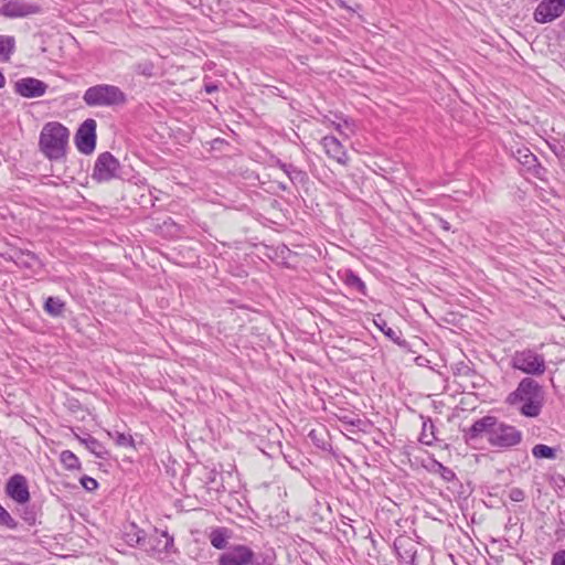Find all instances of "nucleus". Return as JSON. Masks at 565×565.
I'll return each mask as SVG.
<instances>
[{"label":"nucleus","mask_w":565,"mask_h":565,"mask_svg":"<svg viewBox=\"0 0 565 565\" xmlns=\"http://www.w3.org/2000/svg\"><path fill=\"white\" fill-rule=\"evenodd\" d=\"M70 131L60 122L51 121L43 126L39 147L49 160H60L65 157Z\"/></svg>","instance_id":"1"},{"label":"nucleus","mask_w":565,"mask_h":565,"mask_svg":"<svg viewBox=\"0 0 565 565\" xmlns=\"http://www.w3.org/2000/svg\"><path fill=\"white\" fill-rule=\"evenodd\" d=\"M217 565H273V561L255 554L247 545L234 544L218 556Z\"/></svg>","instance_id":"2"},{"label":"nucleus","mask_w":565,"mask_h":565,"mask_svg":"<svg viewBox=\"0 0 565 565\" xmlns=\"http://www.w3.org/2000/svg\"><path fill=\"white\" fill-rule=\"evenodd\" d=\"M84 102L88 106H113L126 100L125 94L114 85L100 84L86 89Z\"/></svg>","instance_id":"3"},{"label":"nucleus","mask_w":565,"mask_h":565,"mask_svg":"<svg viewBox=\"0 0 565 565\" xmlns=\"http://www.w3.org/2000/svg\"><path fill=\"white\" fill-rule=\"evenodd\" d=\"M522 440V433L514 426L499 422L495 418L494 425L490 430L489 444L497 448H510L516 446Z\"/></svg>","instance_id":"4"},{"label":"nucleus","mask_w":565,"mask_h":565,"mask_svg":"<svg viewBox=\"0 0 565 565\" xmlns=\"http://www.w3.org/2000/svg\"><path fill=\"white\" fill-rule=\"evenodd\" d=\"M512 365L526 374L541 375L545 372L543 355L532 350L516 352L512 358Z\"/></svg>","instance_id":"5"},{"label":"nucleus","mask_w":565,"mask_h":565,"mask_svg":"<svg viewBox=\"0 0 565 565\" xmlns=\"http://www.w3.org/2000/svg\"><path fill=\"white\" fill-rule=\"evenodd\" d=\"M119 168V161L110 152H103L96 159L93 179L98 182L110 181L117 177Z\"/></svg>","instance_id":"6"},{"label":"nucleus","mask_w":565,"mask_h":565,"mask_svg":"<svg viewBox=\"0 0 565 565\" xmlns=\"http://www.w3.org/2000/svg\"><path fill=\"white\" fill-rule=\"evenodd\" d=\"M39 12L40 8L38 6L23 0H0V14L6 18H24Z\"/></svg>","instance_id":"7"},{"label":"nucleus","mask_w":565,"mask_h":565,"mask_svg":"<svg viewBox=\"0 0 565 565\" xmlns=\"http://www.w3.org/2000/svg\"><path fill=\"white\" fill-rule=\"evenodd\" d=\"M96 121L94 119H86L77 130L75 142L77 149L85 154L94 151L96 146Z\"/></svg>","instance_id":"8"},{"label":"nucleus","mask_w":565,"mask_h":565,"mask_svg":"<svg viewBox=\"0 0 565 565\" xmlns=\"http://www.w3.org/2000/svg\"><path fill=\"white\" fill-rule=\"evenodd\" d=\"M533 398H541V387L532 379H523L518 388L508 396V403L518 405Z\"/></svg>","instance_id":"9"},{"label":"nucleus","mask_w":565,"mask_h":565,"mask_svg":"<svg viewBox=\"0 0 565 565\" xmlns=\"http://www.w3.org/2000/svg\"><path fill=\"white\" fill-rule=\"evenodd\" d=\"M564 11L565 0H542L534 11V20L539 23H548L561 17Z\"/></svg>","instance_id":"10"},{"label":"nucleus","mask_w":565,"mask_h":565,"mask_svg":"<svg viewBox=\"0 0 565 565\" xmlns=\"http://www.w3.org/2000/svg\"><path fill=\"white\" fill-rule=\"evenodd\" d=\"M47 85L34 77L21 78L14 84V90L22 97L35 98L46 93Z\"/></svg>","instance_id":"11"},{"label":"nucleus","mask_w":565,"mask_h":565,"mask_svg":"<svg viewBox=\"0 0 565 565\" xmlns=\"http://www.w3.org/2000/svg\"><path fill=\"white\" fill-rule=\"evenodd\" d=\"M6 493L18 503H26L30 500L26 479L22 475L12 476L6 484Z\"/></svg>","instance_id":"12"},{"label":"nucleus","mask_w":565,"mask_h":565,"mask_svg":"<svg viewBox=\"0 0 565 565\" xmlns=\"http://www.w3.org/2000/svg\"><path fill=\"white\" fill-rule=\"evenodd\" d=\"M321 145L324 149L326 154L342 166H347L349 162V156L342 143L334 136H324L321 139Z\"/></svg>","instance_id":"13"},{"label":"nucleus","mask_w":565,"mask_h":565,"mask_svg":"<svg viewBox=\"0 0 565 565\" xmlns=\"http://www.w3.org/2000/svg\"><path fill=\"white\" fill-rule=\"evenodd\" d=\"M494 422L495 417L493 416H484L476 420L468 429L465 430L463 437L466 441H475L483 435L489 439L490 430L492 429Z\"/></svg>","instance_id":"14"},{"label":"nucleus","mask_w":565,"mask_h":565,"mask_svg":"<svg viewBox=\"0 0 565 565\" xmlns=\"http://www.w3.org/2000/svg\"><path fill=\"white\" fill-rule=\"evenodd\" d=\"M396 553L402 562L416 565L417 544L409 537H398L394 542Z\"/></svg>","instance_id":"15"},{"label":"nucleus","mask_w":565,"mask_h":565,"mask_svg":"<svg viewBox=\"0 0 565 565\" xmlns=\"http://www.w3.org/2000/svg\"><path fill=\"white\" fill-rule=\"evenodd\" d=\"M233 536V531L225 526H217L211 530L209 533V540L211 545L216 550L227 548V543Z\"/></svg>","instance_id":"16"},{"label":"nucleus","mask_w":565,"mask_h":565,"mask_svg":"<svg viewBox=\"0 0 565 565\" xmlns=\"http://www.w3.org/2000/svg\"><path fill=\"white\" fill-rule=\"evenodd\" d=\"M78 440L81 444H83L88 451H90L93 455H95L99 459H106L108 456V451L105 448V446L94 438L90 435H87L86 437H78Z\"/></svg>","instance_id":"17"},{"label":"nucleus","mask_w":565,"mask_h":565,"mask_svg":"<svg viewBox=\"0 0 565 565\" xmlns=\"http://www.w3.org/2000/svg\"><path fill=\"white\" fill-rule=\"evenodd\" d=\"M342 279L344 284L362 295H365V284L361 280L359 276H356L352 270H345L342 275Z\"/></svg>","instance_id":"18"},{"label":"nucleus","mask_w":565,"mask_h":565,"mask_svg":"<svg viewBox=\"0 0 565 565\" xmlns=\"http://www.w3.org/2000/svg\"><path fill=\"white\" fill-rule=\"evenodd\" d=\"M44 310L50 316H62L65 312V303L58 297H49L44 302Z\"/></svg>","instance_id":"19"},{"label":"nucleus","mask_w":565,"mask_h":565,"mask_svg":"<svg viewBox=\"0 0 565 565\" xmlns=\"http://www.w3.org/2000/svg\"><path fill=\"white\" fill-rule=\"evenodd\" d=\"M15 40L10 35H0V58L9 61L14 52Z\"/></svg>","instance_id":"20"},{"label":"nucleus","mask_w":565,"mask_h":565,"mask_svg":"<svg viewBox=\"0 0 565 565\" xmlns=\"http://www.w3.org/2000/svg\"><path fill=\"white\" fill-rule=\"evenodd\" d=\"M126 542L134 546L139 545L142 546L146 541L145 532L138 529L135 524L130 525V529L125 533Z\"/></svg>","instance_id":"21"},{"label":"nucleus","mask_w":565,"mask_h":565,"mask_svg":"<svg viewBox=\"0 0 565 565\" xmlns=\"http://www.w3.org/2000/svg\"><path fill=\"white\" fill-rule=\"evenodd\" d=\"M280 168L292 183H302L307 178L303 171L292 164L281 163Z\"/></svg>","instance_id":"22"},{"label":"nucleus","mask_w":565,"mask_h":565,"mask_svg":"<svg viewBox=\"0 0 565 565\" xmlns=\"http://www.w3.org/2000/svg\"><path fill=\"white\" fill-rule=\"evenodd\" d=\"M541 398H533L531 401L522 403L520 412L526 417H536L541 412Z\"/></svg>","instance_id":"23"},{"label":"nucleus","mask_w":565,"mask_h":565,"mask_svg":"<svg viewBox=\"0 0 565 565\" xmlns=\"http://www.w3.org/2000/svg\"><path fill=\"white\" fill-rule=\"evenodd\" d=\"M60 460L67 470H79L81 462L75 454L71 450H64L60 455Z\"/></svg>","instance_id":"24"},{"label":"nucleus","mask_w":565,"mask_h":565,"mask_svg":"<svg viewBox=\"0 0 565 565\" xmlns=\"http://www.w3.org/2000/svg\"><path fill=\"white\" fill-rule=\"evenodd\" d=\"M108 436L114 439L118 447L135 448V440L131 435L120 431H108Z\"/></svg>","instance_id":"25"},{"label":"nucleus","mask_w":565,"mask_h":565,"mask_svg":"<svg viewBox=\"0 0 565 565\" xmlns=\"http://www.w3.org/2000/svg\"><path fill=\"white\" fill-rule=\"evenodd\" d=\"M387 338L392 341L399 343L401 331L398 329H393L387 326L386 320H371Z\"/></svg>","instance_id":"26"},{"label":"nucleus","mask_w":565,"mask_h":565,"mask_svg":"<svg viewBox=\"0 0 565 565\" xmlns=\"http://www.w3.org/2000/svg\"><path fill=\"white\" fill-rule=\"evenodd\" d=\"M532 455L537 459H554L556 450L550 446L539 444L532 448Z\"/></svg>","instance_id":"27"},{"label":"nucleus","mask_w":565,"mask_h":565,"mask_svg":"<svg viewBox=\"0 0 565 565\" xmlns=\"http://www.w3.org/2000/svg\"><path fill=\"white\" fill-rule=\"evenodd\" d=\"M0 525L7 526L8 529H15L17 521L10 515V513L0 504Z\"/></svg>","instance_id":"28"},{"label":"nucleus","mask_w":565,"mask_h":565,"mask_svg":"<svg viewBox=\"0 0 565 565\" xmlns=\"http://www.w3.org/2000/svg\"><path fill=\"white\" fill-rule=\"evenodd\" d=\"M81 484L87 491H94L98 487V482L94 478L88 476H84L81 478Z\"/></svg>","instance_id":"29"},{"label":"nucleus","mask_w":565,"mask_h":565,"mask_svg":"<svg viewBox=\"0 0 565 565\" xmlns=\"http://www.w3.org/2000/svg\"><path fill=\"white\" fill-rule=\"evenodd\" d=\"M136 72L138 74L150 77L153 73V65L151 63H140L136 66Z\"/></svg>","instance_id":"30"},{"label":"nucleus","mask_w":565,"mask_h":565,"mask_svg":"<svg viewBox=\"0 0 565 565\" xmlns=\"http://www.w3.org/2000/svg\"><path fill=\"white\" fill-rule=\"evenodd\" d=\"M332 126H334V129L337 131H339L340 135L342 136H345V137H349V134L347 132V130H349L351 134H353V128L351 127V125L344 120L343 124L341 122H332Z\"/></svg>","instance_id":"31"},{"label":"nucleus","mask_w":565,"mask_h":565,"mask_svg":"<svg viewBox=\"0 0 565 565\" xmlns=\"http://www.w3.org/2000/svg\"><path fill=\"white\" fill-rule=\"evenodd\" d=\"M520 157H518V160L521 161L523 164H531L535 161V157L533 153L530 152L529 149H525L524 151L519 150L518 151Z\"/></svg>","instance_id":"32"},{"label":"nucleus","mask_w":565,"mask_h":565,"mask_svg":"<svg viewBox=\"0 0 565 565\" xmlns=\"http://www.w3.org/2000/svg\"><path fill=\"white\" fill-rule=\"evenodd\" d=\"M509 498L514 502H522L525 498V493L520 488H512L509 492Z\"/></svg>","instance_id":"33"},{"label":"nucleus","mask_w":565,"mask_h":565,"mask_svg":"<svg viewBox=\"0 0 565 565\" xmlns=\"http://www.w3.org/2000/svg\"><path fill=\"white\" fill-rule=\"evenodd\" d=\"M551 565H565V550L554 553Z\"/></svg>","instance_id":"34"},{"label":"nucleus","mask_w":565,"mask_h":565,"mask_svg":"<svg viewBox=\"0 0 565 565\" xmlns=\"http://www.w3.org/2000/svg\"><path fill=\"white\" fill-rule=\"evenodd\" d=\"M439 469L444 480L451 481L455 479L456 475L451 469L444 467L443 465H439Z\"/></svg>","instance_id":"35"},{"label":"nucleus","mask_w":565,"mask_h":565,"mask_svg":"<svg viewBox=\"0 0 565 565\" xmlns=\"http://www.w3.org/2000/svg\"><path fill=\"white\" fill-rule=\"evenodd\" d=\"M426 429H427V425L424 424L423 433H422V436H420V441L426 444V445H431L434 439H435L434 434L431 433L430 436L426 435Z\"/></svg>","instance_id":"36"},{"label":"nucleus","mask_w":565,"mask_h":565,"mask_svg":"<svg viewBox=\"0 0 565 565\" xmlns=\"http://www.w3.org/2000/svg\"><path fill=\"white\" fill-rule=\"evenodd\" d=\"M161 536L164 537L166 542L162 547L163 551L169 552L170 548L173 546V537L168 534V532L163 531L161 532Z\"/></svg>","instance_id":"37"},{"label":"nucleus","mask_w":565,"mask_h":565,"mask_svg":"<svg viewBox=\"0 0 565 565\" xmlns=\"http://www.w3.org/2000/svg\"><path fill=\"white\" fill-rule=\"evenodd\" d=\"M338 6H340L341 8H344L347 10H350V11H355V9H353L350 4H349V1L348 0H335Z\"/></svg>","instance_id":"38"},{"label":"nucleus","mask_w":565,"mask_h":565,"mask_svg":"<svg viewBox=\"0 0 565 565\" xmlns=\"http://www.w3.org/2000/svg\"><path fill=\"white\" fill-rule=\"evenodd\" d=\"M217 88H218V87H217V85L212 84V83H210V84H205V85H204V89H205V92H206L207 94H212V93L216 92V90H217Z\"/></svg>","instance_id":"39"},{"label":"nucleus","mask_w":565,"mask_h":565,"mask_svg":"<svg viewBox=\"0 0 565 565\" xmlns=\"http://www.w3.org/2000/svg\"><path fill=\"white\" fill-rule=\"evenodd\" d=\"M437 221L443 230L450 231V224L446 220L438 217Z\"/></svg>","instance_id":"40"},{"label":"nucleus","mask_w":565,"mask_h":565,"mask_svg":"<svg viewBox=\"0 0 565 565\" xmlns=\"http://www.w3.org/2000/svg\"><path fill=\"white\" fill-rule=\"evenodd\" d=\"M309 437L312 441L317 443L318 440V437H317V430L312 429L310 433H309Z\"/></svg>","instance_id":"41"},{"label":"nucleus","mask_w":565,"mask_h":565,"mask_svg":"<svg viewBox=\"0 0 565 565\" xmlns=\"http://www.w3.org/2000/svg\"><path fill=\"white\" fill-rule=\"evenodd\" d=\"M6 86V77L4 75L0 72V88H3Z\"/></svg>","instance_id":"42"},{"label":"nucleus","mask_w":565,"mask_h":565,"mask_svg":"<svg viewBox=\"0 0 565 565\" xmlns=\"http://www.w3.org/2000/svg\"><path fill=\"white\" fill-rule=\"evenodd\" d=\"M24 520L28 521L29 523H33L34 522V516L32 514H26L24 516Z\"/></svg>","instance_id":"43"},{"label":"nucleus","mask_w":565,"mask_h":565,"mask_svg":"<svg viewBox=\"0 0 565 565\" xmlns=\"http://www.w3.org/2000/svg\"><path fill=\"white\" fill-rule=\"evenodd\" d=\"M280 188L284 189V190L287 189L286 185H284V184H280Z\"/></svg>","instance_id":"44"}]
</instances>
